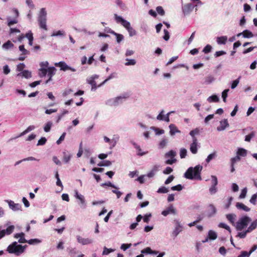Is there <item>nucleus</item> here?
<instances>
[{
  "label": "nucleus",
  "mask_w": 257,
  "mask_h": 257,
  "mask_svg": "<svg viewBox=\"0 0 257 257\" xmlns=\"http://www.w3.org/2000/svg\"><path fill=\"white\" fill-rule=\"evenodd\" d=\"M202 170V166L199 165L196 166L194 168L190 167L185 172L184 176L187 179H195L200 180H201L200 174Z\"/></svg>",
  "instance_id": "1"
},
{
  "label": "nucleus",
  "mask_w": 257,
  "mask_h": 257,
  "mask_svg": "<svg viewBox=\"0 0 257 257\" xmlns=\"http://www.w3.org/2000/svg\"><path fill=\"white\" fill-rule=\"evenodd\" d=\"M25 250V246L18 244L16 241L9 245L7 248V251L10 253H14L16 255H19Z\"/></svg>",
  "instance_id": "2"
},
{
  "label": "nucleus",
  "mask_w": 257,
  "mask_h": 257,
  "mask_svg": "<svg viewBox=\"0 0 257 257\" xmlns=\"http://www.w3.org/2000/svg\"><path fill=\"white\" fill-rule=\"evenodd\" d=\"M47 12L45 8H42L40 11L38 21L39 25L41 29H43L46 31L47 30V27L46 25L47 21Z\"/></svg>",
  "instance_id": "3"
},
{
  "label": "nucleus",
  "mask_w": 257,
  "mask_h": 257,
  "mask_svg": "<svg viewBox=\"0 0 257 257\" xmlns=\"http://www.w3.org/2000/svg\"><path fill=\"white\" fill-rule=\"evenodd\" d=\"M250 221H251V219L249 217L247 216L242 217L236 222V229L239 231L242 230L247 226Z\"/></svg>",
  "instance_id": "4"
},
{
  "label": "nucleus",
  "mask_w": 257,
  "mask_h": 257,
  "mask_svg": "<svg viewBox=\"0 0 257 257\" xmlns=\"http://www.w3.org/2000/svg\"><path fill=\"white\" fill-rule=\"evenodd\" d=\"M55 66L56 67H59L61 70L66 71L71 70L72 72L76 71V69L68 66L65 62L61 61L58 63H55Z\"/></svg>",
  "instance_id": "5"
},
{
  "label": "nucleus",
  "mask_w": 257,
  "mask_h": 257,
  "mask_svg": "<svg viewBox=\"0 0 257 257\" xmlns=\"http://www.w3.org/2000/svg\"><path fill=\"white\" fill-rule=\"evenodd\" d=\"M175 227L172 233V236L176 237L182 231V226L178 220H175Z\"/></svg>",
  "instance_id": "6"
},
{
  "label": "nucleus",
  "mask_w": 257,
  "mask_h": 257,
  "mask_svg": "<svg viewBox=\"0 0 257 257\" xmlns=\"http://www.w3.org/2000/svg\"><path fill=\"white\" fill-rule=\"evenodd\" d=\"M15 229L14 225H10L8 226L6 229H3L0 231V239L2 238L6 235H10L13 231Z\"/></svg>",
  "instance_id": "7"
},
{
  "label": "nucleus",
  "mask_w": 257,
  "mask_h": 257,
  "mask_svg": "<svg viewBox=\"0 0 257 257\" xmlns=\"http://www.w3.org/2000/svg\"><path fill=\"white\" fill-rule=\"evenodd\" d=\"M176 213V209L172 205H170L166 209L162 212V214L164 216H166L169 214H175Z\"/></svg>",
  "instance_id": "8"
},
{
  "label": "nucleus",
  "mask_w": 257,
  "mask_h": 257,
  "mask_svg": "<svg viewBox=\"0 0 257 257\" xmlns=\"http://www.w3.org/2000/svg\"><path fill=\"white\" fill-rule=\"evenodd\" d=\"M77 240L79 243L82 244V245H86L90 244L92 242V240L91 239L88 238H83L79 235L77 236Z\"/></svg>",
  "instance_id": "9"
},
{
  "label": "nucleus",
  "mask_w": 257,
  "mask_h": 257,
  "mask_svg": "<svg viewBox=\"0 0 257 257\" xmlns=\"http://www.w3.org/2000/svg\"><path fill=\"white\" fill-rule=\"evenodd\" d=\"M190 151L193 154H195L197 153V138H194L192 140V143L190 145Z\"/></svg>",
  "instance_id": "10"
},
{
  "label": "nucleus",
  "mask_w": 257,
  "mask_h": 257,
  "mask_svg": "<svg viewBox=\"0 0 257 257\" xmlns=\"http://www.w3.org/2000/svg\"><path fill=\"white\" fill-rule=\"evenodd\" d=\"M229 126V123L227 119H224L220 121V125L217 127L218 131H221L225 130Z\"/></svg>",
  "instance_id": "11"
},
{
  "label": "nucleus",
  "mask_w": 257,
  "mask_h": 257,
  "mask_svg": "<svg viewBox=\"0 0 257 257\" xmlns=\"http://www.w3.org/2000/svg\"><path fill=\"white\" fill-rule=\"evenodd\" d=\"M56 68L54 67H49L48 69L47 75L49 79L46 81V84L48 83L49 81L52 80V77L55 74Z\"/></svg>",
  "instance_id": "12"
},
{
  "label": "nucleus",
  "mask_w": 257,
  "mask_h": 257,
  "mask_svg": "<svg viewBox=\"0 0 257 257\" xmlns=\"http://www.w3.org/2000/svg\"><path fill=\"white\" fill-rule=\"evenodd\" d=\"M240 160V157L238 156H236L230 159V166L231 169L230 172L233 173L235 171L234 164L236 162H238Z\"/></svg>",
  "instance_id": "13"
},
{
  "label": "nucleus",
  "mask_w": 257,
  "mask_h": 257,
  "mask_svg": "<svg viewBox=\"0 0 257 257\" xmlns=\"http://www.w3.org/2000/svg\"><path fill=\"white\" fill-rule=\"evenodd\" d=\"M159 167L160 166L159 165H154L152 170L148 173L147 176L149 178L154 177L156 173L159 170Z\"/></svg>",
  "instance_id": "14"
},
{
  "label": "nucleus",
  "mask_w": 257,
  "mask_h": 257,
  "mask_svg": "<svg viewBox=\"0 0 257 257\" xmlns=\"http://www.w3.org/2000/svg\"><path fill=\"white\" fill-rule=\"evenodd\" d=\"M25 234L23 232H21L20 233H16L15 235V237L16 238H19V242L20 243H26L27 242V240L24 238Z\"/></svg>",
  "instance_id": "15"
},
{
  "label": "nucleus",
  "mask_w": 257,
  "mask_h": 257,
  "mask_svg": "<svg viewBox=\"0 0 257 257\" xmlns=\"http://www.w3.org/2000/svg\"><path fill=\"white\" fill-rule=\"evenodd\" d=\"M241 35H242L243 37L244 38H251L253 36V34L250 31L247 30H245L243 31L242 33L238 34L237 36L239 37Z\"/></svg>",
  "instance_id": "16"
},
{
  "label": "nucleus",
  "mask_w": 257,
  "mask_h": 257,
  "mask_svg": "<svg viewBox=\"0 0 257 257\" xmlns=\"http://www.w3.org/2000/svg\"><path fill=\"white\" fill-rule=\"evenodd\" d=\"M194 8V6L192 4H187L184 6L183 8V12L186 13H189L192 11Z\"/></svg>",
  "instance_id": "17"
},
{
  "label": "nucleus",
  "mask_w": 257,
  "mask_h": 257,
  "mask_svg": "<svg viewBox=\"0 0 257 257\" xmlns=\"http://www.w3.org/2000/svg\"><path fill=\"white\" fill-rule=\"evenodd\" d=\"M169 128L170 129V134L171 136L174 135L176 133H180L174 124H171L169 125Z\"/></svg>",
  "instance_id": "18"
},
{
  "label": "nucleus",
  "mask_w": 257,
  "mask_h": 257,
  "mask_svg": "<svg viewBox=\"0 0 257 257\" xmlns=\"http://www.w3.org/2000/svg\"><path fill=\"white\" fill-rule=\"evenodd\" d=\"M133 145L137 150V155L138 156H142L147 153V152H143L140 146L138 145L136 143H133Z\"/></svg>",
  "instance_id": "19"
},
{
  "label": "nucleus",
  "mask_w": 257,
  "mask_h": 257,
  "mask_svg": "<svg viewBox=\"0 0 257 257\" xmlns=\"http://www.w3.org/2000/svg\"><path fill=\"white\" fill-rule=\"evenodd\" d=\"M18 76H21L26 78H29L31 77V72L28 70H24L22 72L18 74Z\"/></svg>",
  "instance_id": "20"
},
{
  "label": "nucleus",
  "mask_w": 257,
  "mask_h": 257,
  "mask_svg": "<svg viewBox=\"0 0 257 257\" xmlns=\"http://www.w3.org/2000/svg\"><path fill=\"white\" fill-rule=\"evenodd\" d=\"M236 207L238 209H242L245 211H250V208H248L247 206H245L244 204H243L242 203L237 202L236 204Z\"/></svg>",
  "instance_id": "21"
},
{
  "label": "nucleus",
  "mask_w": 257,
  "mask_h": 257,
  "mask_svg": "<svg viewBox=\"0 0 257 257\" xmlns=\"http://www.w3.org/2000/svg\"><path fill=\"white\" fill-rule=\"evenodd\" d=\"M236 154L239 157H245L247 155V150L243 148H238Z\"/></svg>",
  "instance_id": "22"
},
{
  "label": "nucleus",
  "mask_w": 257,
  "mask_h": 257,
  "mask_svg": "<svg viewBox=\"0 0 257 257\" xmlns=\"http://www.w3.org/2000/svg\"><path fill=\"white\" fill-rule=\"evenodd\" d=\"M257 227V219L253 221L246 229V232H251Z\"/></svg>",
  "instance_id": "23"
},
{
  "label": "nucleus",
  "mask_w": 257,
  "mask_h": 257,
  "mask_svg": "<svg viewBox=\"0 0 257 257\" xmlns=\"http://www.w3.org/2000/svg\"><path fill=\"white\" fill-rule=\"evenodd\" d=\"M75 197L76 198L80 200V202L82 204H85V201L84 196L81 194H79L77 191H75Z\"/></svg>",
  "instance_id": "24"
},
{
  "label": "nucleus",
  "mask_w": 257,
  "mask_h": 257,
  "mask_svg": "<svg viewBox=\"0 0 257 257\" xmlns=\"http://www.w3.org/2000/svg\"><path fill=\"white\" fill-rule=\"evenodd\" d=\"M227 37L226 36H221L217 38V42L218 44H225L227 41Z\"/></svg>",
  "instance_id": "25"
},
{
  "label": "nucleus",
  "mask_w": 257,
  "mask_h": 257,
  "mask_svg": "<svg viewBox=\"0 0 257 257\" xmlns=\"http://www.w3.org/2000/svg\"><path fill=\"white\" fill-rule=\"evenodd\" d=\"M207 100L209 102H217L219 101V99L217 95H212L207 98Z\"/></svg>",
  "instance_id": "26"
},
{
  "label": "nucleus",
  "mask_w": 257,
  "mask_h": 257,
  "mask_svg": "<svg viewBox=\"0 0 257 257\" xmlns=\"http://www.w3.org/2000/svg\"><path fill=\"white\" fill-rule=\"evenodd\" d=\"M14 46V44L9 40L3 45V48L5 49H9L13 48Z\"/></svg>",
  "instance_id": "27"
},
{
  "label": "nucleus",
  "mask_w": 257,
  "mask_h": 257,
  "mask_svg": "<svg viewBox=\"0 0 257 257\" xmlns=\"http://www.w3.org/2000/svg\"><path fill=\"white\" fill-rule=\"evenodd\" d=\"M209 211V216L213 215L216 212V209L213 204H210L208 206Z\"/></svg>",
  "instance_id": "28"
},
{
  "label": "nucleus",
  "mask_w": 257,
  "mask_h": 257,
  "mask_svg": "<svg viewBox=\"0 0 257 257\" xmlns=\"http://www.w3.org/2000/svg\"><path fill=\"white\" fill-rule=\"evenodd\" d=\"M208 237L210 239L214 240L217 238V234L215 232L209 230L208 232Z\"/></svg>",
  "instance_id": "29"
},
{
  "label": "nucleus",
  "mask_w": 257,
  "mask_h": 257,
  "mask_svg": "<svg viewBox=\"0 0 257 257\" xmlns=\"http://www.w3.org/2000/svg\"><path fill=\"white\" fill-rule=\"evenodd\" d=\"M10 206L13 210H16L19 209V204H15L13 201H10L9 203Z\"/></svg>",
  "instance_id": "30"
},
{
  "label": "nucleus",
  "mask_w": 257,
  "mask_h": 257,
  "mask_svg": "<svg viewBox=\"0 0 257 257\" xmlns=\"http://www.w3.org/2000/svg\"><path fill=\"white\" fill-rule=\"evenodd\" d=\"M111 165V162L108 160L104 161L97 164L98 166H109Z\"/></svg>",
  "instance_id": "31"
},
{
  "label": "nucleus",
  "mask_w": 257,
  "mask_h": 257,
  "mask_svg": "<svg viewBox=\"0 0 257 257\" xmlns=\"http://www.w3.org/2000/svg\"><path fill=\"white\" fill-rule=\"evenodd\" d=\"M189 134L192 137V140H193L194 138H196L195 136L199 134V130L198 128H196L195 129L192 130Z\"/></svg>",
  "instance_id": "32"
},
{
  "label": "nucleus",
  "mask_w": 257,
  "mask_h": 257,
  "mask_svg": "<svg viewBox=\"0 0 257 257\" xmlns=\"http://www.w3.org/2000/svg\"><path fill=\"white\" fill-rule=\"evenodd\" d=\"M255 136L254 132H251L249 134L246 135L245 137V141L246 142H250L251 139L253 138Z\"/></svg>",
  "instance_id": "33"
},
{
  "label": "nucleus",
  "mask_w": 257,
  "mask_h": 257,
  "mask_svg": "<svg viewBox=\"0 0 257 257\" xmlns=\"http://www.w3.org/2000/svg\"><path fill=\"white\" fill-rule=\"evenodd\" d=\"M19 50L22 52V55H28L30 54L29 51L25 49L24 45H20L19 46Z\"/></svg>",
  "instance_id": "34"
},
{
  "label": "nucleus",
  "mask_w": 257,
  "mask_h": 257,
  "mask_svg": "<svg viewBox=\"0 0 257 257\" xmlns=\"http://www.w3.org/2000/svg\"><path fill=\"white\" fill-rule=\"evenodd\" d=\"M187 152L186 149H185L184 148L181 149L180 152V158L182 159L185 158L187 155Z\"/></svg>",
  "instance_id": "35"
},
{
  "label": "nucleus",
  "mask_w": 257,
  "mask_h": 257,
  "mask_svg": "<svg viewBox=\"0 0 257 257\" xmlns=\"http://www.w3.org/2000/svg\"><path fill=\"white\" fill-rule=\"evenodd\" d=\"M39 71L41 72V73L39 74V75L42 77L46 75L47 74L48 69L44 68H41L39 69Z\"/></svg>",
  "instance_id": "36"
},
{
  "label": "nucleus",
  "mask_w": 257,
  "mask_h": 257,
  "mask_svg": "<svg viewBox=\"0 0 257 257\" xmlns=\"http://www.w3.org/2000/svg\"><path fill=\"white\" fill-rule=\"evenodd\" d=\"M157 13L161 16H164L165 15V11L163 8L161 6L157 7L156 8Z\"/></svg>",
  "instance_id": "37"
},
{
  "label": "nucleus",
  "mask_w": 257,
  "mask_h": 257,
  "mask_svg": "<svg viewBox=\"0 0 257 257\" xmlns=\"http://www.w3.org/2000/svg\"><path fill=\"white\" fill-rule=\"evenodd\" d=\"M229 91V89H225L222 93V97L224 102L226 101V97H227V93Z\"/></svg>",
  "instance_id": "38"
},
{
  "label": "nucleus",
  "mask_w": 257,
  "mask_h": 257,
  "mask_svg": "<svg viewBox=\"0 0 257 257\" xmlns=\"http://www.w3.org/2000/svg\"><path fill=\"white\" fill-rule=\"evenodd\" d=\"M71 158V156L69 154H67L66 153L64 152L63 153V161L65 163H68Z\"/></svg>",
  "instance_id": "39"
},
{
  "label": "nucleus",
  "mask_w": 257,
  "mask_h": 257,
  "mask_svg": "<svg viewBox=\"0 0 257 257\" xmlns=\"http://www.w3.org/2000/svg\"><path fill=\"white\" fill-rule=\"evenodd\" d=\"M168 192V189L164 186L159 188L157 191V192L159 193H166Z\"/></svg>",
  "instance_id": "40"
},
{
  "label": "nucleus",
  "mask_w": 257,
  "mask_h": 257,
  "mask_svg": "<svg viewBox=\"0 0 257 257\" xmlns=\"http://www.w3.org/2000/svg\"><path fill=\"white\" fill-rule=\"evenodd\" d=\"M126 60L127 61V62L125 63V65L126 66H128V65H134L136 64V61L135 59H126Z\"/></svg>",
  "instance_id": "41"
},
{
  "label": "nucleus",
  "mask_w": 257,
  "mask_h": 257,
  "mask_svg": "<svg viewBox=\"0 0 257 257\" xmlns=\"http://www.w3.org/2000/svg\"><path fill=\"white\" fill-rule=\"evenodd\" d=\"M218 226L220 227L224 228V229H226L227 230H228L229 232H231V230H230V227L224 223H220Z\"/></svg>",
  "instance_id": "42"
},
{
  "label": "nucleus",
  "mask_w": 257,
  "mask_h": 257,
  "mask_svg": "<svg viewBox=\"0 0 257 257\" xmlns=\"http://www.w3.org/2000/svg\"><path fill=\"white\" fill-rule=\"evenodd\" d=\"M211 49H212V47L211 45H207L203 49V52L205 53V54H207V53H209L211 51Z\"/></svg>",
  "instance_id": "43"
},
{
  "label": "nucleus",
  "mask_w": 257,
  "mask_h": 257,
  "mask_svg": "<svg viewBox=\"0 0 257 257\" xmlns=\"http://www.w3.org/2000/svg\"><path fill=\"white\" fill-rule=\"evenodd\" d=\"M183 189V187L181 184L173 186L171 187V190L173 191H181Z\"/></svg>",
  "instance_id": "44"
},
{
  "label": "nucleus",
  "mask_w": 257,
  "mask_h": 257,
  "mask_svg": "<svg viewBox=\"0 0 257 257\" xmlns=\"http://www.w3.org/2000/svg\"><path fill=\"white\" fill-rule=\"evenodd\" d=\"M105 186H109V187H112V188H113L114 189H118V188L116 186L113 185L110 182H106V183H102L101 184V186L104 187Z\"/></svg>",
  "instance_id": "45"
},
{
  "label": "nucleus",
  "mask_w": 257,
  "mask_h": 257,
  "mask_svg": "<svg viewBox=\"0 0 257 257\" xmlns=\"http://www.w3.org/2000/svg\"><path fill=\"white\" fill-rule=\"evenodd\" d=\"M250 255L249 252L246 251H242L240 254L237 257H249Z\"/></svg>",
  "instance_id": "46"
},
{
  "label": "nucleus",
  "mask_w": 257,
  "mask_h": 257,
  "mask_svg": "<svg viewBox=\"0 0 257 257\" xmlns=\"http://www.w3.org/2000/svg\"><path fill=\"white\" fill-rule=\"evenodd\" d=\"M114 34L116 36V41L117 43H120L123 39V36L122 35L115 33H114Z\"/></svg>",
  "instance_id": "47"
},
{
  "label": "nucleus",
  "mask_w": 257,
  "mask_h": 257,
  "mask_svg": "<svg viewBox=\"0 0 257 257\" xmlns=\"http://www.w3.org/2000/svg\"><path fill=\"white\" fill-rule=\"evenodd\" d=\"M120 23L126 29L129 28V27L131 26L130 22H127L125 20H123L122 22H121Z\"/></svg>",
  "instance_id": "48"
},
{
  "label": "nucleus",
  "mask_w": 257,
  "mask_h": 257,
  "mask_svg": "<svg viewBox=\"0 0 257 257\" xmlns=\"http://www.w3.org/2000/svg\"><path fill=\"white\" fill-rule=\"evenodd\" d=\"M246 193H247V189H246V188H243L241 190V193H240V194L239 195V198H241V199L245 198V196H246Z\"/></svg>",
  "instance_id": "49"
},
{
  "label": "nucleus",
  "mask_w": 257,
  "mask_h": 257,
  "mask_svg": "<svg viewBox=\"0 0 257 257\" xmlns=\"http://www.w3.org/2000/svg\"><path fill=\"white\" fill-rule=\"evenodd\" d=\"M127 30L128 31L131 36H134L136 34V31L131 26H130L129 28L127 29Z\"/></svg>",
  "instance_id": "50"
},
{
  "label": "nucleus",
  "mask_w": 257,
  "mask_h": 257,
  "mask_svg": "<svg viewBox=\"0 0 257 257\" xmlns=\"http://www.w3.org/2000/svg\"><path fill=\"white\" fill-rule=\"evenodd\" d=\"M25 67V65L24 63H20L17 65V70L18 71H22Z\"/></svg>",
  "instance_id": "51"
},
{
  "label": "nucleus",
  "mask_w": 257,
  "mask_h": 257,
  "mask_svg": "<svg viewBox=\"0 0 257 257\" xmlns=\"http://www.w3.org/2000/svg\"><path fill=\"white\" fill-rule=\"evenodd\" d=\"M249 232H246V230L245 231L239 232L237 235H236L237 237H239L240 238H244L245 237L247 233H248Z\"/></svg>",
  "instance_id": "52"
},
{
  "label": "nucleus",
  "mask_w": 257,
  "mask_h": 257,
  "mask_svg": "<svg viewBox=\"0 0 257 257\" xmlns=\"http://www.w3.org/2000/svg\"><path fill=\"white\" fill-rule=\"evenodd\" d=\"M46 139L45 137H42L38 141L37 145H43L46 143Z\"/></svg>",
  "instance_id": "53"
},
{
  "label": "nucleus",
  "mask_w": 257,
  "mask_h": 257,
  "mask_svg": "<svg viewBox=\"0 0 257 257\" xmlns=\"http://www.w3.org/2000/svg\"><path fill=\"white\" fill-rule=\"evenodd\" d=\"M239 78H238V79L234 80L232 84H231V88L232 89H234L238 85V84L239 83Z\"/></svg>",
  "instance_id": "54"
},
{
  "label": "nucleus",
  "mask_w": 257,
  "mask_h": 257,
  "mask_svg": "<svg viewBox=\"0 0 257 257\" xmlns=\"http://www.w3.org/2000/svg\"><path fill=\"white\" fill-rule=\"evenodd\" d=\"M66 136V133H63L62 135L60 136L59 139L57 141L56 143L59 145L65 139Z\"/></svg>",
  "instance_id": "55"
},
{
  "label": "nucleus",
  "mask_w": 257,
  "mask_h": 257,
  "mask_svg": "<svg viewBox=\"0 0 257 257\" xmlns=\"http://www.w3.org/2000/svg\"><path fill=\"white\" fill-rule=\"evenodd\" d=\"M82 143H81L79 146L78 152L77 154V157H80L83 154Z\"/></svg>",
  "instance_id": "56"
},
{
  "label": "nucleus",
  "mask_w": 257,
  "mask_h": 257,
  "mask_svg": "<svg viewBox=\"0 0 257 257\" xmlns=\"http://www.w3.org/2000/svg\"><path fill=\"white\" fill-rule=\"evenodd\" d=\"M256 198H257V195L256 194H253L251 196V197L249 200L250 202L254 205L255 204Z\"/></svg>",
  "instance_id": "57"
},
{
  "label": "nucleus",
  "mask_w": 257,
  "mask_h": 257,
  "mask_svg": "<svg viewBox=\"0 0 257 257\" xmlns=\"http://www.w3.org/2000/svg\"><path fill=\"white\" fill-rule=\"evenodd\" d=\"M211 178L212 185L216 186L218 184L217 177L215 176H212Z\"/></svg>",
  "instance_id": "58"
},
{
  "label": "nucleus",
  "mask_w": 257,
  "mask_h": 257,
  "mask_svg": "<svg viewBox=\"0 0 257 257\" xmlns=\"http://www.w3.org/2000/svg\"><path fill=\"white\" fill-rule=\"evenodd\" d=\"M51 125H52V123L51 122H48L46 125L45 126H44V131L46 132H48L50 131V129H51Z\"/></svg>",
  "instance_id": "59"
},
{
  "label": "nucleus",
  "mask_w": 257,
  "mask_h": 257,
  "mask_svg": "<svg viewBox=\"0 0 257 257\" xmlns=\"http://www.w3.org/2000/svg\"><path fill=\"white\" fill-rule=\"evenodd\" d=\"M151 252H152V249L149 247H147L141 251V252L142 253L151 254Z\"/></svg>",
  "instance_id": "60"
},
{
  "label": "nucleus",
  "mask_w": 257,
  "mask_h": 257,
  "mask_svg": "<svg viewBox=\"0 0 257 257\" xmlns=\"http://www.w3.org/2000/svg\"><path fill=\"white\" fill-rule=\"evenodd\" d=\"M92 86V90L95 89L97 87L96 82L94 79H91L88 82Z\"/></svg>",
  "instance_id": "61"
},
{
  "label": "nucleus",
  "mask_w": 257,
  "mask_h": 257,
  "mask_svg": "<svg viewBox=\"0 0 257 257\" xmlns=\"http://www.w3.org/2000/svg\"><path fill=\"white\" fill-rule=\"evenodd\" d=\"M226 218L231 223H234V218L232 214H227L226 215Z\"/></svg>",
  "instance_id": "62"
},
{
  "label": "nucleus",
  "mask_w": 257,
  "mask_h": 257,
  "mask_svg": "<svg viewBox=\"0 0 257 257\" xmlns=\"http://www.w3.org/2000/svg\"><path fill=\"white\" fill-rule=\"evenodd\" d=\"M164 32L165 35L163 37V38L165 40L168 41L170 38L169 33L167 30H164Z\"/></svg>",
  "instance_id": "63"
},
{
  "label": "nucleus",
  "mask_w": 257,
  "mask_h": 257,
  "mask_svg": "<svg viewBox=\"0 0 257 257\" xmlns=\"http://www.w3.org/2000/svg\"><path fill=\"white\" fill-rule=\"evenodd\" d=\"M132 245L131 243L130 244H125L123 243L121 245V249H123V250H126L127 248H130Z\"/></svg>",
  "instance_id": "64"
}]
</instances>
